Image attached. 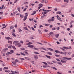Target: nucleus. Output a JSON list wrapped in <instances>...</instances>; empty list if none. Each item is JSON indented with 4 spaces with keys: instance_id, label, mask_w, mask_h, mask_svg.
Masks as SVG:
<instances>
[{
    "instance_id": "39448f33",
    "label": "nucleus",
    "mask_w": 74,
    "mask_h": 74,
    "mask_svg": "<svg viewBox=\"0 0 74 74\" xmlns=\"http://www.w3.org/2000/svg\"><path fill=\"white\" fill-rule=\"evenodd\" d=\"M47 49H48V50H49V51H53V52L54 51V50L51 48H47Z\"/></svg>"
},
{
    "instance_id": "393cba45",
    "label": "nucleus",
    "mask_w": 74,
    "mask_h": 74,
    "mask_svg": "<svg viewBox=\"0 0 74 74\" xmlns=\"http://www.w3.org/2000/svg\"><path fill=\"white\" fill-rule=\"evenodd\" d=\"M45 16H46V15H45L43 16H41V18H42H42H44L45 17Z\"/></svg>"
},
{
    "instance_id": "603ef678",
    "label": "nucleus",
    "mask_w": 74,
    "mask_h": 74,
    "mask_svg": "<svg viewBox=\"0 0 74 74\" xmlns=\"http://www.w3.org/2000/svg\"><path fill=\"white\" fill-rule=\"evenodd\" d=\"M17 1H18V0H16L14 2V3H16Z\"/></svg>"
},
{
    "instance_id": "864d4df0",
    "label": "nucleus",
    "mask_w": 74,
    "mask_h": 74,
    "mask_svg": "<svg viewBox=\"0 0 74 74\" xmlns=\"http://www.w3.org/2000/svg\"><path fill=\"white\" fill-rule=\"evenodd\" d=\"M60 48L61 49H62V51H64V49L60 47Z\"/></svg>"
},
{
    "instance_id": "f704fd0d",
    "label": "nucleus",
    "mask_w": 74,
    "mask_h": 74,
    "mask_svg": "<svg viewBox=\"0 0 74 74\" xmlns=\"http://www.w3.org/2000/svg\"><path fill=\"white\" fill-rule=\"evenodd\" d=\"M28 2H25L24 3V4H28Z\"/></svg>"
},
{
    "instance_id": "f8f14e48",
    "label": "nucleus",
    "mask_w": 74,
    "mask_h": 74,
    "mask_svg": "<svg viewBox=\"0 0 74 74\" xmlns=\"http://www.w3.org/2000/svg\"><path fill=\"white\" fill-rule=\"evenodd\" d=\"M45 3H48V1L47 0H42Z\"/></svg>"
},
{
    "instance_id": "4468645a",
    "label": "nucleus",
    "mask_w": 74,
    "mask_h": 74,
    "mask_svg": "<svg viewBox=\"0 0 74 74\" xmlns=\"http://www.w3.org/2000/svg\"><path fill=\"white\" fill-rule=\"evenodd\" d=\"M20 53L21 55H23V56H26V54L23 53L21 52Z\"/></svg>"
},
{
    "instance_id": "aec40b11",
    "label": "nucleus",
    "mask_w": 74,
    "mask_h": 74,
    "mask_svg": "<svg viewBox=\"0 0 74 74\" xmlns=\"http://www.w3.org/2000/svg\"><path fill=\"white\" fill-rule=\"evenodd\" d=\"M54 52H56V53H59V52H60V51L58 50H55Z\"/></svg>"
},
{
    "instance_id": "f03ea898",
    "label": "nucleus",
    "mask_w": 74,
    "mask_h": 74,
    "mask_svg": "<svg viewBox=\"0 0 74 74\" xmlns=\"http://www.w3.org/2000/svg\"><path fill=\"white\" fill-rule=\"evenodd\" d=\"M54 16H53L51 18V19L48 20V22L51 23V21H54Z\"/></svg>"
},
{
    "instance_id": "a18cd8bd",
    "label": "nucleus",
    "mask_w": 74,
    "mask_h": 74,
    "mask_svg": "<svg viewBox=\"0 0 74 74\" xmlns=\"http://www.w3.org/2000/svg\"><path fill=\"white\" fill-rule=\"evenodd\" d=\"M36 43L37 44H40V45H42V43H39V42H36Z\"/></svg>"
},
{
    "instance_id": "2f4dec72",
    "label": "nucleus",
    "mask_w": 74,
    "mask_h": 74,
    "mask_svg": "<svg viewBox=\"0 0 74 74\" xmlns=\"http://www.w3.org/2000/svg\"><path fill=\"white\" fill-rule=\"evenodd\" d=\"M52 30H56V28H55V27L53 28L52 29Z\"/></svg>"
},
{
    "instance_id": "bf43d9fd",
    "label": "nucleus",
    "mask_w": 74,
    "mask_h": 74,
    "mask_svg": "<svg viewBox=\"0 0 74 74\" xmlns=\"http://www.w3.org/2000/svg\"><path fill=\"white\" fill-rule=\"evenodd\" d=\"M38 32L40 34H41V31L40 30H39Z\"/></svg>"
},
{
    "instance_id": "de8ad7c7",
    "label": "nucleus",
    "mask_w": 74,
    "mask_h": 74,
    "mask_svg": "<svg viewBox=\"0 0 74 74\" xmlns=\"http://www.w3.org/2000/svg\"><path fill=\"white\" fill-rule=\"evenodd\" d=\"M3 12H0V15H3Z\"/></svg>"
},
{
    "instance_id": "412c9836",
    "label": "nucleus",
    "mask_w": 74,
    "mask_h": 74,
    "mask_svg": "<svg viewBox=\"0 0 74 74\" xmlns=\"http://www.w3.org/2000/svg\"><path fill=\"white\" fill-rule=\"evenodd\" d=\"M40 49H43V50H45V51H47V49L44 47H42Z\"/></svg>"
},
{
    "instance_id": "0e129e2a",
    "label": "nucleus",
    "mask_w": 74,
    "mask_h": 74,
    "mask_svg": "<svg viewBox=\"0 0 74 74\" xmlns=\"http://www.w3.org/2000/svg\"><path fill=\"white\" fill-rule=\"evenodd\" d=\"M1 34H2V35H4V34L3 32H1Z\"/></svg>"
},
{
    "instance_id": "bb28decb",
    "label": "nucleus",
    "mask_w": 74,
    "mask_h": 74,
    "mask_svg": "<svg viewBox=\"0 0 74 74\" xmlns=\"http://www.w3.org/2000/svg\"><path fill=\"white\" fill-rule=\"evenodd\" d=\"M42 63H43L45 65H48V63H47L45 62H42Z\"/></svg>"
},
{
    "instance_id": "2eb2a0df",
    "label": "nucleus",
    "mask_w": 74,
    "mask_h": 74,
    "mask_svg": "<svg viewBox=\"0 0 74 74\" xmlns=\"http://www.w3.org/2000/svg\"><path fill=\"white\" fill-rule=\"evenodd\" d=\"M14 27L13 26H12L10 27V30H11L12 29H14Z\"/></svg>"
},
{
    "instance_id": "6e6d98bb",
    "label": "nucleus",
    "mask_w": 74,
    "mask_h": 74,
    "mask_svg": "<svg viewBox=\"0 0 74 74\" xmlns=\"http://www.w3.org/2000/svg\"><path fill=\"white\" fill-rule=\"evenodd\" d=\"M54 10L55 11H58V9H57V8H56L54 9Z\"/></svg>"
},
{
    "instance_id": "e2e57ef3",
    "label": "nucleus",
    "mask_w": 74,
    "mask_h": 74,
    "mask_svg": "<svg viewBox=\"0 0 74 74\" xmlns=\"http://www.w3.org/2000/svg\"><path fill=\"white\" fill-rule=\"evenodd\" d=\"M56 60L57 61H58V62H60V60L59 59H56Z\"/></svg>"
},
{
    "instance_id": "9d476101",
    "label": "nucleus",
    "mask_w": 74,
    "mask_h": 74,
    "mask_svg": "<svg viewBox=\"0 0 74 74\" xmlns=\"http://www.w3.org/2000/svg\"><path fill=\"white\" fill-rule=\"evenodd\" d=\"M63 58H64V59H67V60H71V58L67 57H64Z\"/></svg>"
},
{
    "instance_id": "ddd939ff",
    "label": "nucleus",
    "mask_w": 74,
    "mask_h": 74,
    "mask_svg": "<svg viewBox=\"0 0 74 74\" xmlns=\"http://www.w3.org/2000/svg\"><path fill=\"white\" fill-rule=\"evenodd\" d=\"M31 44H33V43L31 42H29V43H28L27 44V45H31Z\"/></svg>"
},
{
    "instance_id": "37998d69",
    "label": "nucleus",
    "mask_w": 74,
    "mask_h": 74,
    "mask_svg": "<svg viewBox=\"0 0 74 74\" xmlns=\"http://www.w3.org/2000/svg\"><path fill=\"white\" fill-rule=\"evenodd\" d=\"M21 50H23V51L25 50V48H21Z\"/></svg>"
},
{
    "instance_id": "20e7f679",
    "label": "nucleus",
    "mask_w": 74,
    "mask_h": 74,
    "mask_svg": "<svg viewBox=\"0 0 74 74\" xmlns=\"http://www.w3.org/2000/svg\"><path fill=\"white\" fill-rule=\"evenodd\" d=\"M25 59L27 60H31V59H30V58L27 57H25Z\"/></svg>"
},
{
    "instance_id": "5701e85b",
    "label": "nucleus",
    "mask_w": 74,
    "mask_h": 74,
    "mask_svg": "<svg viewBox=\"0 0 74 74\" xmlns=\"http://www.w3.org/2000/svg\"><path fill=\"white\" fill-rule=\"evenodd\" d=\"M51 68H52V69H54V70H57V69L56 68L53 67H51Z\"/></svg>"
},
{
    "instance_id": "dca6fc26",
    "label": "nucleus",
    "mask_w": 74,
    "mask_h": 74,
    "mask_svg": "<svg viewBox=\"0 0 74 74\" xmlns=\"http://www.w3.org/2000/svg\"><path fill=\"white\" fill-rule=\"evenodd\" d=\"M61 62H62V63H66V61H65L61 60Z\"/></svg>"
},
{
    "instance_id": "c9c22d12",
    "label": "nucleus",
    "mask_w": 74,
    "mask_h": 74,
    "mask_svg": "<svg viewBox=\"0 0 74 74\" xmlns=\"http://www.w3.org/2000/svg\"><path fill=\"white\" fill-rule=\"evenodd\" d=\"M47 13H48V12H47V11L45 12H44V15H45V14H47Z\"/></svg>"
},
{
    "instance_id": "79ce46f5",
    "label": "nucleus",
    "mask_w": 74,
    "mask_h": 74,
    "mask_svg": "<svg viewBox=\"0 0 74 74\" xmlns=\"http://www.w3.org/2000/svg\"><path fill=\"white\" fill-rule=\"evenodd\" d=\"M18 25H17V24H16L15 25H14V27H16V28L17 27V26Z\"/></svg>"
},
{
    "instance_id": "3c124183",
    "label": "nucleus",
    "mask_w": 74,
    "mask_h": 74,
    "mask_svg": "<svg viewBox=\"0 0 74 74\" xmlns=\"http://www.w3.org/2000/svg\"><path fill=\"white\" fill-rule=\"evenodd\" d=\"M44 27V26H42V25H40V27H39L40 28H41V27Z\"/></svg>"
},
{
    "instance_id": "680f3d73",
    "label": "nucleus",
    "mask_w": 74,
    "mask_h": 74,
    "mask_svg": "<svg viewBox=\"0 0 74 74\" xmlns=\"http://www.w3.org/2000/svg\"><path fill=\"white\" fill-rule=\"evenodd\" d=\"M49 34H53V32H51L49 33Z\"/></svg>"
},
{
    "instance_id": "58836bf2",
    "label": "nucleus",
    "mask_w": 74,
    "mask_h": 74,
    "mask_svg": "<svg viewBox=\"0 0 74 74\" xmlns=\"http://www.w3.org/2000/svg\"><path fill=\"white\" fill-rule=\"evenodd\" d=\"M12 35L14 36V37H16V35L14 33H13L12 34Z\"/></svg>"
},
{
    "instance_id": "338daca9",
    "label": "nucleus",
    "mask_w": 74,
    "mask_h": 74,
    "mask_svg": "<svg viewBox=\"0 0 74 74\" xmlns=\"http://www.w3.org/2000/svg\"><path fill=\"white\" fill-rule=\"evenodd\" d=\"M15 62H18V60H15Z\"/></svg>"
},
{
    "instance_id": "cd10ccee",
    "label": "nucleus",
    "mask_w": 74,
    "mask_h": 74,
    "mask_svg": "<svg viewBox=\"0 0 74 74\" xmlns=\"http://www.w3.org/2000/svg\"><path fill=\"white\" fill-rule=\"evenodd\" d=\"M3 7H4V5H2V7L0 8V10H3Z\"/></svg>"
},
{
    "instance_id": "9b49d317",
    "label": "nucleus",
    "mask_w": 74,
    "mask_h": 74,
    "mask_svg": "<svg viewBox=\"0 0 74 74\" xmlns=\"http://www.w3.org/2000/svg\"><path fill=\"white\" fill-rule=\"evenodd\" d=\"M47 54L48 55H49L51 56L52 55V53L51 52H48L47 53Z\"/></svg>"
},
{
    "instance_id": "0eeeda50",
    "label": "nucleus",
    "mask_w": 74,
    "mask_h": 74,
    "mask_svg": "<svg viewBox=\"0 0 74 74\" xmlns=\"http://www.w3.org/2000/svg\"><path fill=\"white\" fill-rule=\"evenodd\" d=\"M27 47H28V48H33L34 46L33 45H29L27 46Z\"/></svg>"
},
{
    "instance_id": "c85d7f7f",
    "label": "nucleus",
    "mask_w": 74,
    "mask_h": 74,
    "mask_svg": "<svg viewBox=\"0 0 74 74\" xmlns=\"http://www.w3.org/2000/svg\"><path fill=\"white\" fill-rule=\"evenodd\" d=\"M33 49H35V50H38L39 49L38 48H36L35 47H34L33 48Z\"/></svg>"
},
{
    "instance_id": "423d86ee",
    "label": "nucleus",
    "mask_w": 74,
    "mask_h": 74,
    "mask_svg": "<svg viewBox=\"0 0 74 74\" xmlns=\"http://www.w3.org/2000/svg\"><path fill=\"white\" fill-rule=\"evenodd\" d=\"M34 58L35 60H37L38 59V57L37 56H34Z\"/></svg>"
},
{
    "instance_id": "13d9d810",
    "label": "nucleus",
    "mask_w": 74,
    "mask_h": 74,
    "mask_svg": "<svg viewBox=\"0 0 74 74\" xmlns=\"http://www.w3.org/2000/svg\"><path fill=\"white\" fill-rule=\"evenodd\" d=\"M20 42L21 43V44H23V41H21Z\"/></svg>"
},
{
    "instance_id": "4c0bfd02",
    "label": "nucleus",
    "mask_w": 74,
    "mask_h": 74,
    "mask_svg": "<svg viewBox=\"0 0 74 74\" xmlns=\"http://www.w3.org/2000/svg\"><path fill=\"white\" fill-rule=\"evenodd\" d=\"M10 52L12 53H14V51L12 50H11L10 51Z\"/></svg>"
},
{
    "instance_id": "a19ab883",
    "label": "nucleus",
    "mask_w": 74,
    "mask_h": 74,
    "mask_svg": "<svg viewBox=\"0 0 74 74\" xmlns=\"http://www.w3.org/2000/svg\"><path fill=\"white\" fill-rule=\"evenodd\" d=\"M24 16L23 15H22L21 14H20V17L21 18H23V17Z\"/></svg>"
},
{
    "instance_id": "72a5a7b5",
    "label": "nucleus",
    "mask_w": 74,
    "mask_h": 74,
    "mask_svg": "<svg viewBox=\"0 0 74 74\" xmlns=\"http://www.w3.org/2000/svg\"><path fill=\"white\" fill-rule=\"evenodd\" d=\"M59 53H60V54H64V53H63V52H60V51Z\"/></svg>"
},
{
    "instance_id": "f257e3e1",
    "label": "nucleus",
    "mask_w": 74,
    "mask_h": 74,
    "mask_svg": "<svg viewBox=\"0 0 74 74\" xmlns=\"http://www.w3.org/2000/svg\"><path fill=\"white\" fill-rule=\"evenodd\" d=\"M19 42L18 41H15L13 42V44H15L16 46H18V47H20L21 46V45L19 43Z\"/></svg>"
},
{
    "instance_id": "7c9ffc66",
    "label": "nucleus",
    "mask_w": 74,
    "mask_h": 74,
    "mask_svg": "<svg viewBox=\"0 0 74 74\" xmlns=\"http://www.w3.org/2000/svg\"><path fill=\"white\" fill-rule=\"evenodd\" d=\"M12 41H9L8 42V43H10V44H12Z\"/></svg>"
},
{
    "instance_id": "6ab92c4d",
    "label": "nucleus",
    "mask_w": 74,
    "mask_h": 74,
    "mask_svg": "<svg viewBox=\"0 0 74 74\" xmlns=\"http://www.w3.org/2000/svg\"><path fill=\"white\" fill-rule=\"evenodd\" d=\"M50 25V24H45V25L46 26H49Z\"/></svg>"
},
{
    "instance_id": "49530a36",
    "label": "nucleus",
    "mask_w": 74,
    "mask_h": 74,
    "mask_svg": "<svg viewBox=\"0 0 74 74\" xmlns=\"http://www.w3.org/2000/svg\"><path fill=\"white\" fill-rule=\"evenodd\" d=\"M12 47L14 49H16V48H15V46H12Z\"/></svg>"
},
{
    "instance_id": "8fccbe9b",
    "label": "nucleus",
    "mask_w": 74,
    "mask_h": 74,
    "mask_svg": "<svg viewBox=\"0 0 74 74\" xmlns=\"http://www.w3.org/2000/svg\"><path fill=\"white\" fill-rule=\"evenodd\" d=\"M48 31V30L47 29H45L44 30V32H47Z\"/></svg>"
},
{
    "instance_id": "09e8293b",
    "label": "nucleus",
    "mask_w": 74,
    "mask_h": 74,
    "mask_svg": "<svg viewBox=\"0 0 74 74\" xmlns=\"http://www.w3.org/2000/svg\"><path fill=\"white\" fill-rule=\"evenodd\" d=\"M24 29H25V30H27L28 29H27V28L26 27H24Z\"/></svg>"
},
{
    "instance_id": "69168bd1",
    "label": "nucleus",
    "mask_w": 74,
    "mask_h": 74,
    "mask_svg": "<svg viewBox=\"0 0 74 74\" xmlns=\"http://www.w3.org/2000/svg\"><path fill=\"white\" fill-rule=\"evenodd\" d=\"M12 46H9L8 47V48H12Z\"/></svg>"
},
{
    "instance_id": "e433bc0d",
    "label": "nucleus",
    "mask_w": 74,
    "mask_h": 74,
    "mask_svg": "<svg viewBox=\"0 0 74 74\" xmlns=\"http://www.w3.org/2000/svg\"><path fill=\"white\" fill-rule=\"evenodd\" d=\"M21 60H25V59L24 58H22L20 59Z\"/></svg>"
},
{
    "instance_id": "473e14b6",
    "label": "nucleus",
    "mask_w": 74,
    "mask_h": 74,
    "mask_svg": "<svg viewBox=\"0 0 74 74\" xmlns=\"http://www.w3.org/2000/svg\"><path fill=\"white\" fill-rule=\"evenodd\" d=\"M11 72L12 73H11V74H15V73H14V72L12 71H11Z\"/></svg>"
},
{
    "instance_id": "a878e982",
    "label": "nucleus",
    "mask_w": 74,
    "mask_h": 74,
    "mask_svg": "<svg viewBox=\"0 0 74 74\" xmlns=\"http://www.w3.org/2000/svg\"><path fill=\"white\" fill-rule=\"evenodd\" d=\"M39 6L40 7H42V4H40L39 5Z\"/></svg>"
},
{
    "instance_id": "c03bdc74",
    "label": "nucleus",
    "mask_w": 74,
    "mask_h": 74,
    "mask_svg": "<svg viewBox=\"0 0 74 74\" xmlns=\"http://www.w3.org/2000/svg\"><path fill=\"white\" fill-rule=\"evenodd\" d=\"M34 53H36V54H38H38H39V53H38L37 52H34Z\"/></svg>"
},
{
    "instance_id": "7ed1b4c3",
    "label": "nucleus",
    "mask_w": 74,
    "mask_h": 74,
    "mask_svg": "<svg viewBox=\"0 0 74 74\" xmlns=\"http://www.w3.org/2000/svg\"><path fill=\"white\" fill-rule=\"evenodd\" d=\"M5 38L6 40H11V39H12V38L10 37H5Z\"/></svg>"
},
{
    "instance_id": "1a4fd4ad",
    "label": "nucleus",
    "mask_w": 74,
    "mask_h": 74,
    "mask_svg": "<svg viewBox=\"0 0 74 74\" xmlns=\"http://www.w3.org/2000/svg\"><path fill=\"white\" fill-rule=\"evenodd\" d=\"M17 8L18 11H19V12L21 13V9H20V7H18Z\"/></svg>"
},
{
    "instance_id": "4be33fe9",
    "label": "nucleus",
    "mask_w": 74,
    "mask_h": 74,
    "mask_svg": "<svg viewBox=\"0 0 74 74\" xmlns=\"http://www.w3.org/2000/svg\"><path fill=\"white\" fill-rule=\"evenodd\" d=\"M26 19H27V17L24 16V17L23 21H25V20H26Z\"/></svg>"
},
{
    "instance_id": "f3484780",
    "label": "nucleus",
    "mask_w": 74,
    "mask_h": 74,
    "mask_svg": "<svg viewBox=\"0 0 74 74\" xmlns=\"http://www.w3.org/2000/svg\"><path fill=\"white\" fill-rule=\"evenodd\" d=\"M45 56H46L47 58H48V59H51V57H50V56H49L47 55H45Z\"/></svg>"
},
{
    "instance_id": "4d7b16f0",
    "label": "nucleus",
    "mask_w": 74,
    "mask_h": 74,
    "mask_svg": "<svg viewBox=\"0 0 74 74\" xmlns=\"http://www.w3.org/2000/svg\"><path fill=\"white\" fill-rule=\"evenodd\" d=\"M32 30H34H34H35L34 29L33 27H32Z\"/></svg>"
},
{
    "instance_id": "b1692460",
    "label": "nucleus",
    "mask_w": 74,
    "mask_h": 74,
    "mask_svg": "<svg viewBox=\"0 0 74 74\" xmlns=\"http://www.w3.org/2000/svg\"><path fill=\"white\" fill-rule=\"evenodd\" d=\"M63 48H64V49H69V48L66 47H64Z\"/></svg>"
},
{
    "instance_id": "6e6552de",
    "label": "nucleus",
    "mask_w": 74,
    "mask_h": 74,
    "mask_svg": "<svg viewBox=\"0 0 74 74\" xmlns=\"http://www.w3.org/2000/svg\"><path fill=\"white\" fill-rule=\"evenodd\" d=\"M59 34H55V36L57 38L59 37Z\"/></svg>"
},
{
    "instance_id": "5fc2aeb1",
    "label": "nucleus",
    "mask_w": 74,
    "mask_h": 74,
    "mask_svg": "<svg viewBox=\"0 0 74 74\" xmlns=\"http://www.w3.org/2000/svg\"><path fill=\"white\" fill-rule=\"evenodd\" d=\"M55 56H56V57H59V56H60L59 55H56Z\"/></svg>"
},
{
    "instance_id": "c756f323",
    "label": "nucleus",
    "mask_w": 74,
    "mask_h": 74,
    "mask_svg": "<svg viewBox=\"0 0 74 74\" xmlns=\"http://www.w3.org/2000/svg\"><path fill=\"white\" fill-rule=\"evenodd\" d=\"M56 14H61V12H58L56 13Z\"/></svg>"
},
{
    "instance_id": "774afa93",
    "label": "nucleus",
    "mask_w": 74,
    "mask_h": 74,
    "mask_svg": "<svg viewBox=\"0 0 74 74\" xmlns=\"http://www.w3.org/2000/svg\"><path fill=\"white\" fill-rule=\"evenodd\" d=\"M58 74H62V73H60L59 72H58L57 73Z\"/></svg>"
},
{
    "instance_id": "ea45409f",
    "label": "nucleus",
    "mask_w": 74,
    "mask_h": 74,
    "mask_svg": "<svg viewBox=\"0 0 74 74\" xmlns=\"http://www.w3.org/2000/svg\"><path fill=\"white\" fill-rule=\"evenodd\" d=\"M51 10H46V12H50V11H51Z\"/></svg>"
},
{
    "instance_id": "a211bd4d",
    "label": "nucleus",
    "mask_w": 74,
    "mask_h": 74,
    "mask_svg": "<svg viewBox=\"0 0 74 74\" xmlns=\"http://www.w3.org/2000/svg\"><path fill=\"white\" fill-rule=\"evenodd\" d=\"M27 50H26L25 52V53L26 54V55H29V53H27Z\"/></svg>"
},
{
    "instance_id": "052dcab7",
    "label": "nucleus",
    "mask_w": 74,
    "mask_h": 74,
    "mask_svg": "<svg viewBox=\"0 0 74 74\" xmlns=\"http://www.w3.org/2000/svg\"><path fill=\"white\" fill-rule=\"evenodd\" d=\"M13 64H16V62H12Z\"/></svg>"
}]
</instances>
